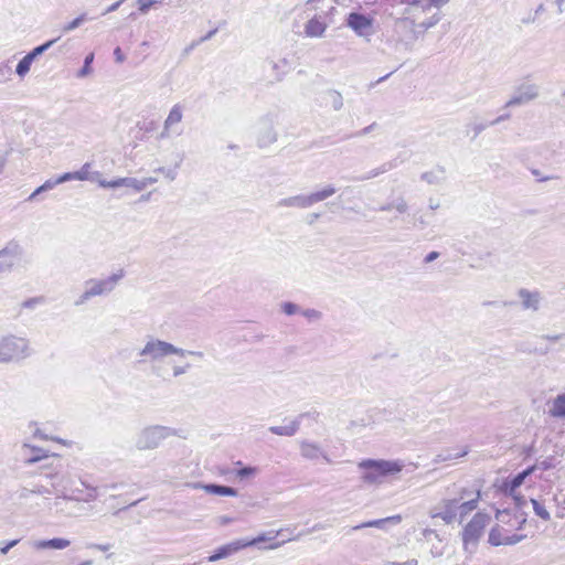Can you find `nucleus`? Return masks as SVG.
Listing matches in <instances>:
<instances>
[{"mask_svg":"<svg viewBox=\"0 0 565 565\" xmlns=\"http://www.w3.org/2000/svg\"><path fill=\"white\" fill-rule=\"evenodd\" d=\"M363 470L362 480L365 483H381L383 478L399 473L404 468L402 460L365 459L359 463Z\"/></svg>","mask_w":565,"mask_h":565,"instance_id":"nucleus-1","label":"nucleus"},{"mask_svg":"<svg viewBox=\"0 0 565 565\" xmlns=\"http://www.w3.org/2000/svg\"><path fill=\"white\" fill-rule=\"evenodd\" d=\"M54 478L56 479V481L52 483V488L57 492V497L55 498L51 509L55 508L56 514L68 518L78 516V513L66 512L65 509L62 507L63 501L92 502L96 500L98 497L97 488L87 484L85 481H82V484L87 489V493L85 494L84 498L81 499L76 495H70L67 494L68 479L65 476H55Z\"/></svg>","mask_w":565,"mask_h":565,"instance_id":"nucleus-2","label":"nucleus"},{"mask_svg":"<svg viewBox=\"0 0 565 565\" xmlns=\"http://www.w3.org/2000/svg\"><path fill=\"white\" fill-rule=\"evenodd\" d=\"M124 270L120 269L105 279L90 278L86 280L84 284L85 290L75 300L74 305L79 307L85 305L93 297L110 294L115 289L118 281L124 277Z\"/></svg>","mask_w":565,"mask_h":565,"instance_id":"nucleus-3","label":"nucleus"},{"mask_svg":"<svg viewBox=\"0 0 565 565\" xmlns=\"http://www.w3.org/2000/svg\"><path fill=\"white\" fill-rule=\"evenodd\" d=\"M31 355L29 340L14 334L0 339V364L24 360Z\"/></svg>","mask_w":565,"mask_h":565,"instance_id":"nucleus-4","label":"nucleus"},{"mask_svg":"<svg viewBox=\"0 0 565 565\" xmlns=\"http://www.w3.org/2000/svg\"><path fill=\"white\" fill-rule=\"evenodd\" d=\"M177 430L162 425H150L142 428L135 438V447L138 450L157 449L163 440L175 436Z\"/></svg>","mask_w":565,"mask_h":565,"instance_id":"nucleus-5","label":"nucleus"},{"mask_svg":"<svg viewBox=\"0 0 565 565\" xmlns=\"http://www.w3.org/2000/svg\"><path fill=\"white\" fill-rule=\"evenodd\" d=\"M183 349L170 342L150 337L138 352L139 363L158 362L171 354H183Z\"/></svg>","mask_w":565,"mask_h":565,"instance_id":"nucleus-6","label":"nucleus"},{"mask_svg":"<svg viewBox=\"0 0 565 565\" xmlns=\"http://www.w3.org/2000/svg\"><path fill=\"white\" fill-rule=\"evenodd\" d=\"M337 188L332 184H327L322 189L311 192L309 194H298L289 198L281 199L277 202L278 207H297L308 209L318 202H322L333 194Z\"/></svg>","mask_w":565,"mask_h":565,"instance_id":"nucleus-7","label":"nucleus"},{"mask_svg":"<svg viewBox=\"0 0 565 565\" xmlns=\"http://www.w3.org/2000/svg\"><path fill=\"white\" fill-rule=\"evenodd\" d=\"M284 532L285 530H280L278 532H276L275 534L273 532H269L267 534L263 533L260 535H258L257 537L250 540V541H236V542H232L230 544H226V545H223L221 547H218L214 554L210 555L207 557L209 562H216V561H220L222 558H225L230 555H232L233 553L239 551L241 548H244V547H247V546H254V545H257L262 542H266V541H270V540H274L276 539L277 536H284ZM286 532H289L288 529H286Z\"/></svg>","mask_w":565,"mask_h":565,"instance_id":"nucleus-8","label":"nucleus"},{"mask_svg":"<svg viewBox=\"0 0 565 565\" xmlns=\"http://www.w3.org/2000/svg\"><path fill=\"white\" fill-rule=\"evenodd\" d=\"M489 522V514L478 512L463 527L462 543L466 551H472L477 547V544L483 534L484 527L488 525Z\"/></svg>","mask_w":565,"mask_h":565,"instance_id":"nucleus-9","label":"nucleus"},{"mask_svg":"<svg viewBox=\"0 0 565 565\" xmlns=\"http://www.w3.org/2000/svg\"><path fill=\"white\" fill-rule=\"evenodd\" d=\"M24 248L15 239L9 241L0 249V274L11 271L22 260Z\"/></svg>","mask_w":565,"mask_h":565,"instance_id":"nucleus-10","label":"nucleus"},{"mask_svg":"<svg viewBox=\"0 0 565 565\" xmlns=\"http://www.w3.org/2000/svg\"><path fill=\"white\" fill-rule=\"evenodd\" d=\"M540 95V87L529 79L520 83L515 88L512 97L505 103L504 107H514L527 104L536 99Z\"/></svg>","mask_w":565,"mask_h":565,"instance_id":"nucleus-11","label":"nucleus"},{"mask_svg":"<svg viewBox=\"0 0 565 565\" xmlns=\"http://www.w3.org/2000/svg\"><path fill=\"white\" fill-rule=\"evenodd\" d=\"M390 32L395 35L409 51L413 50L414 43L417 40V32L413 20L407 18L397 19Z\"/></svg>","mask_w":565,"mask_h":565,"instance_id":"nucleus-12","label":"nucleus"},{"mask_svg":"<svg viewBox=\"0 0 565 565\" xmlns=\"http://www.w3.org/2000/svg\"><path fill=\"white\" fill-rule=\"evenodd\" d=\"M458 500L452 498H444L435 508L429 512L434 519H441L446 524H451L457 519Z\"/></svg>","mask_w":565,"mask_h":565,"instance_id":"nucleus-13","label":"nucleus"},{"mask_svg":"<svg viewBox=\"0 0 565 565\" xmlns=\"http://www.w3.org/2000/svg\"><path fill=\"white\" fill-rule=\"evenodd\" d=\"M347 25L359 36L369 38L373 34V18L369 15L351 12L347 17Z\"/></svg>","mask_w":565,"mask_h":565,"instance_id":"nucleus-14","label":"nucleus"},{"mask_svg":"<svg viewBox=\"0 0 565 565\" xmlns=\"http://www.w3.org/2000/svg\"><path fill=\"white\" fill-rule=\"evenodd\" d=\"M392 6L404 4L406 6L404 13L412 14L415 12L425 13L431 8L439 9L444 4L448 3L449 0H388Z\"/></svg>","mask_w":565,"mask_h":565,"instance_id":"nucleus-15","label":"nucleus"},{"mask_svg":"<svg viewBox=\"0 0 565 565\" xmlns=\"http://www.w3.org/2000/svg\"><path fill=\"white\" fill-rule=\"evenodd\" d=\"M523 534H510V531L502 525H495L489 533L488 542L493 546L500 545H515L523 541Z\"/></svg>","mask_w":565,"mask_h":565,"instance_id":"nucleus-16","label":"nucleus"},{"mask_svg":"<svg viewBox=\"0 0 565 565\" xmlns=\"http://www.w3.org/2000/svg\"><path fill=\"white\" fill-rule=\"evenodd\" d=\"M183 107L180 104H175L169 111L168 117L163 124V130L160 134L161 139L169 138L172 134L177 136L181 135V130H177L175 126L182 121Z\"/></svg>","mask_w":565,"mask_h":565,"instance_id":"nucleus-17","label":"nucleus"},{"mask_svg":"<svg viewBox=\"0 0 565 565\" xmlns=\"http://www.w3.org/2000/svg\"><path fill=\"white\" fill-rule=\"evenodd\" d=\"M300 455L308 460H317L322 458L326 462L331 463V459L318 443L307 439L299 441Z\"/></svg>","mask_w":565,"mask_h":565,"instance_id":"nucleus-18","label":"nucleus"},{"mask_svg":"<svg viewBox=\"0 0 565 565\" xmlns=\"http://www.w3.org/2000/svg\"><path fill=\"white\" fill-rule=\"evenodd\" d=\"M312 415L315 418L319 416L318 413H312ZM309 416H311V413H302L286 426H270L269 431L278 436L291 437L299 430L302 419Z\"/></svg>","mask_w":565,"mask_h":565,"instance_id":"nucleus-19","label":"nucleus"},{"mask_svg":"<svg viewBox=\"0 0 565 565\" xmlns=\"http://www.w3.org/2000/svg\"><path fill=\"white\" fill-rule=\"evenodd\" d=\"M189 487H191L192 489H203L205 492L210 493V494H215V495H226V497H237L238 495V491L233 488V487H228V486H223V484H216V483H201V482H194V483H189L188 484Z\"/></svg>","mask_w":565,"mask_h":565,"instance_id":"nucleus-20","label":"nucleus"},{"mask_svg":"<svg viewBox=\"0 0 565 565\" xmlns=\"http://www.w3.org/2000/svg\"><path fill=\"white\" fill-rule=\"evenodd\" d=\"M30 545L38 551L41 550H64L71 545V541L63 537H54L50 540H35Z\"/></svg>","mask_w":565,"mask_h":565,"instance_id":"nucleus-21","label":"nucleus"},{"mask_svg":"<svg viewBox=\"0 0 565 565\" xmlns=\"http://www.w3.org/2000/svg\"><path fill=\"white\" fill-rule=\"evenodd\" d=\"M469 452L468 446H463L460 448H447L443 449L439 454L435 456L433 459L434 463H441L445 461L455 460L461 457H465Z\"/></svg>","mask_w":565,"mask_h":565,"instance_id":"nucleus-22","label":"nucleus"},{"mask_svg":"<svg viewBox=\"0 0 565 565\" xmlns=\"http://www.w3.org/2000/svg\"><path fill=\"white\" fill-rule=\"evenodd\" d=\"M519 297L524 309L537 311L541 302V294L539 291H530L527 289H520Z\"/></svg>","mask_w":565,"mask_h":565,"instance_id":"nucleus-23","label":"nucleus"},{"mask_svg":"<svg viewBox=\"0 0 565 565\" xmlns=\"http://www.w3.org/2000/svg\"><path fill=\"white\" fill-rule=\"evenodd\" d=\"M384 52L390 55H397L411 52L399 40L393 35L391 32H387L384 35Z\"/></svg>","mask_w":565,"mask_h":565,"instance_id":"nucleus-24","label":"nucleus"},{"mask_svg":"<svg viewBox=\"0 0 565 565\" xmlns=\"http://www.w3.org/2000/svg\"><path fill=\"white\" fill-rule=\"evenodd\" d=\"M402 520H403L402 515L396 514V515L387 516V518H384V519L372 520V521H367V522L361 523L359 525L353 526L352 530L353 531H358V530H361V529H364V527L385 529L386 524L397 525V524H399L402 522Z\"/></svg>","mask_w":565,"mask_h":565,"instance_id":"nucleus-25","label":"nucleus"},{"mask_svg":"<svg viewBox=\"0 0 565 565\" xmlns=\"http://www.w3.org/2000/svg\"><path fill=\"white\" fill-rule=\"evenodd\" d=\"M263 127L259 131L258 143L260 147H266L274 143L277 140V134L268 119H264L262 122Z\"/></svg>","mask_w":565,"mask_h":565,"instance_id":"nucleus-26","label":"nucleus"},{"mask_svg":"<svg viewBox=\"0 0 565 565\" xmlns=\"http://www.w3.org/2000/svg\"><path fill=\"white\" fill-rule=\"evenodd\" d=\"M536 469V466L533 465L531 467H527L525 470L519 472L518 475H515L510 481H507L505 482V491L509 492L510 494H513L516 492L518 488H520L524 480L530 476L532 475Z\"/></svg>","mask_w":565,"mask_h":565,"instance_id":"nucleus-27","label":"nucleus"},{"mask_svg":"<svg viewBox=\"0 0 565 565\" xmlns=\"http://www.w3.org/2000/svg\"><path fill=\"white\" fill-rule=\"evenodd\" d=\"M420 179L431 185L441 184L446 181V170L443 167H436L430 171L424 172Z\"/></svg>","mask_w":565,"mask_h":565,"instance_id":"nucleus-28","label":"nucleus"},{"mask_svg":"<svg viewBox=\"0 0 565 565\" xmlns=\"http://www.w3.org/2000/svg\"><path fill=\"white\" fill-rule=\"evenodd\" d=\"M548 415L554 418H565V393L558 394L550 402Z\"/></svg>","mask_w":565,"mask_h":565,"instance_id":"nucleus-29","label":"nucleus"},{"mask_svg":"<svg viewBox=\"0 0 565 565\" xmlns=\"http://www.w3.org/2000/svg\"><path fill=\"white\" fill-rule=\"evenodd\" d=\"M64 182H67L66 179H64V174L55 178V179H49L46 180L41 186L36 188L31 195L28 198V201H34L36 198L44 192L53 190L56 185L62 184Z\"/></svg>","mask_w":565,"mask_h":565,"instance_id":"nucleus-30","label":"nucleus"},{"mask_svg":"<svg viewBox=\"0 0 565 565\" xmlns=\"http://www.w3.org/2000/svg\"><path fill=\"white\" fill-rule=\"evenodd\" d=\"M326 29L327 24L322 22L319 18L315 17L307 22L305 32L307 36L320 38L323 35Z\"/></svg>","mask_w":565,"mask_h":565,"instance_id":"nucleus-31","label":"nucleus"},{"mask_svg":"<svg viewBox=\"0 0 565 565\" xmlns=\"http://www.w3.org/2000/svg\"><path fill=\"white\" fill-rule=\"evenodd\" d=\"M480 499V494L473 495V498H469L468 500L461 502L457 507V514H459V522L461 523L466 515L477 509L478 501Z\"/></svg>","mask_w":565,"mask_h":565,"instance_id":"nucleus-32","label":"nucleus"},{"mask_svg":"<svg viewBox=\"0 0 565 565\" xmlns=\"http://www.w3.org/2000/svg\"><path fill=\"white\" fill-rule=\"evenodd\" d=\"M454 497H451L454 500H458V504L468 500L469 498H473L476 494H480V491L478 489H471L467 487H456L454 486Z\"/></svg>","mask_w":565,"mask_h":565,"instance_id":"nucleus-33","label":"nucleus"},{"mask_svg":"<svg viewBox=\"0 0 565 565\" xmlns=\"http://www.w3.org/2000/svg\"><path fill=\"white\" fill-rule=\"evenodd\" d=\"M392 168H393V164L390 163V162H386V163H383L379 168L372 169L366 174L360 175V177H353L351 180H353V181H365V180L374 179V178L379 177L380 174L390 171Z\"/></svg>","mask_w":565,"mask_h":565,"instance_id":"nucleus-34","label":"nucleus"},{"mask_svg":"<svg viewBox=\"0 0 565 565\" xmlns=\"http://www.w3.org/2000/svg\"><path fill=\"white\" fill-rule=\"evenodd\" d=\"M89 169H90V163L87 162V163H85L81 168L79 171L64 173V179H66L67 181H72V180H81V181L90 180Z\"/></svg>","mask_w":565,"mask_h":565,"instance_id":"nucleus-35","label":"nucleus"},{"mask_svg":"<svg viewBox=\"0 0 565 565\" xmlns=\"http://www.w3.org/2000/svg\"><path fill=\"white\" fill-rule=\"evenodd\" d=\"M269 64L271 66L273 72L275 73V79L277 82H280L284 78V76H285V74L287 72V65H288L287 60L286 58H281V60H279L277 62L276 61H270Z\"/></svg>","mask_w":565,"mask_h":565,"instance_id":"nucleus-36","label":"nucleus"},{"mask_svg":"<svg viewBox=\"0 0 565 565\" xmlns=\"http://www.w3.org/2000/svg\"><path fill=\"white\" fill-rule=\"evenodd\" d=\"M327 96L334 110H340L343 107V97L338 90L329 89Z\"/></svg>","mask_w":565,"mask_h":565,"instance_id":"nucleus-37","label":"nucleus"},{"mask_svg":"<svg viewBox=\"0 0 565 565\" xmlns=\"http://www.w3.org/2000/svg\"><path fill=\"white\" fill-rule=\"evenodd\" d=\"M531 503L533 505V510L537 516H540L544 521H548L551 519L550 512L546 510V508L540 503L535 499H531Z\"/></svg>","mask_w":565,"mask_h":565,"instance_id":"nucleus-38","label":"nucleus"},{"mask_svg":"<svg viewBox=\"0 0 565 565\" xmlns=\"http://www.w3.org/2000/svg\"><path fill=\"white\" fill-rule=\"evenodd\" d=\"M32 61L25 55L17 65L15 67V73L20 76V77H24L29 72H30V68H31V65H32Z\"/></svg>","mask_w":565,"mask_h":565,"instance_id":"nucleus-39","label":"nucleus"},{"mask_svg":"<svg viewBox=\"0 0 565 565\" xmlns=\"http://www.w3.org/2000/svg\"><path fill=\"white\" fill-rule=\"evenodd\" d=\"M87 20V15L85 13L81 14L73 21L68 22L67 24L63 25L62 31L64 33H68L75 29H77L83 22Z\"/></svg>","mask_w":565,"mask_h":565,"instance_id":"nucleus-40","label":"nucleus"},{"mask_svg":"<svg viewBox=\"0 0 565 565\" xmlns=\"http://www.w3.org/2000/svg\"><path fill=\"white\" fill-rule=\"evenodd\" d=\"M258 472V468L257 467H243L238 470H236V477H238L239 479H246V478H249V477H253L255 476L256 473Z\"/></svg>","mask_w":565,"mask_h":565,"instance_id":"nucleus-41","label":"nucleus"},{"mask_svg":"<svg viewBox=\"0 0 565 565\" xmlns=\"http://www.w3.org/2000/svg\"><path fill=\"white\" fill-rule=\"evenodd\" d=\"M122 183H125V186L132 188L136 191L145 190V182L141 181V179L125 178V181H122Z\"/></svg>","mask_w":565,"mask_h":565,"instance_id":"nucleus-42","label":"nucleus"},{"mask_svg":"<svg viewBox=\"0 0 565 565\" xmlns=\"http://www.w3.org/2000/svg\"><path fill=\"white\" fill-rule=\"evenodd\" d=\"M93 61H94L93 53H89L88 55H86V57L84 60V65L78 71V74H77L78 77H85L86 75H88L92 72L90 64L93 63Z\"/></svg>","mask_w":565,"mask_h":565,"instance_id":"nucleus-43","label":"nucleus"},{"mask_svg":"<svg viewBox=\"0 0 565 565\" xmlns=\"http://www.w3.org/2000/svg\"><path fill=\"white\" fill-rule=\"evenodd\" d=\"M281 310L287 316H292L295 313H299L300 312L299 306L294 303V302H290V301L282 302L281 303Z\"/></svg>","mask_w":565,"mask_h":565,"instance_id":"nucleus-44","label":"nucleus"},{"mask_svg":"<svg viewBox=\"0 0 565 565\" xmlns=\"http://www.w3.org/2000/svg\"><path fill=\"white\" fill-rule=\"evenodd\" d=\"M422 536L426 542H433L434 540L441 542L439 534L433 529H424Z\"/></svg>","mask_w":565,"mask_h":565,"instance_id":"nucleus-45","label":"nucleus"},{"mask_svg":"<svg viewBox=\"0 0 565 565\" xmlns=\"http://www.w3.org/2000/svg\"><path fill=\"white\" fill-rule=\"evenodd\" d=\"M440 21V17L438 14H434L429 19L420 22L418 24L419 28H422L424 31L435 26Z\"/></svg>","mask_w":565,"mask_h":565,"instance_id":"nucleus-46","label":"nucleus"},{"mask_svg":"<svg viewBox=\"0 0 565 565\" xmlns=\"http://www.w3.org/2000/svg\"><path fill=\"white\" fill-rule=\"evenodd\" d=\"M122 181H125V178H118L111 181L99 180L98 182L99 185L103 188H119L125 186V183H122Z\"/></svg>","mask_w":565,"mask_h":565,"instance_id":"nucleus-47","label":"nucleus"},{"mask_svg":"<svg viewBox=\"0 0 565 565\" xmlns=\"http://www.w3.org/2000/svg\"><path fill=\"white\" fill-rule=\"evenodd\" d=\"M531 173L536 178L539 182H546L559 179L558 175H543L539 169H531Z\"/></svg>","mask_w":565,"mask_h":565,"instance_id":"nucleus-48","label":"nucleus"},{"mask_svg":"<svg viewBox=\"0 0 565 565\" xmlns=\"http://www.w3.org/2000/svg\"><path fill=\"white\" fill-rule=\"evenodd\" d=\"M58 40L57 39H53V40H50V41H46L45 43L36 46L33 49L34 53L40 56L42 55L45 51H47L56 41Z\"/></svg>","mask_w":565,"mask_h":565,"instance_id":"nucleus-49","label":"nucleus"},{"mask_svg":"<svg viewBox=\"0 0 565 565\" xmlns=\"http://www.w3.org/2000/svg\"><path fill=\"white\" fill-rule=\"evenodd\" d=\"M300 313L309 320H319L322 316L321 312L316 309L300 310Z\"/></svg>","mask_w":565,"mask_h":565,"instance_id":"nucleus-50","label":"nucleus"},{"mask_svg":"<svg viewBox=\"0 0 565 565\" xmlns=\"http://www.w3.org/2000/svg\"><path fill=\"white\" fill-rule=\"evenodd\" d=\"M139 6V11L142 13H147L149 9L156 4V0H137Z\"/></svg>","mask_w":565,"mask_h":565,"instance_id":"nucleus-51","label":"nucleus"},{"mask_svg":"<svg viewBox=\"0 0 565 565\" xmlns=\"http://www.w3.org/2000/svg\"><path fill=\"white\" fill-rule=\"evenodd\" d=\"M19 542H20V540H19V539H15V540H11V541L7 542L6 544L0 543V553H1L2 555L8 554V552H9L12 547H14L15 545H18V543H19Z\"/></svg>","mask_w":565,"mask_h":565,"instance_id":"nucleus-52","label":"nucleus"},{"mask_svg":"<svg viewBox=\"0 0 565 565\" xmlns=\"http://www.w3.org/2000/svg\"><path fill=\"white\" fill-rule=\"evenodd\" d=\"M154 172H160V173L164 174V177L167 179H169L170 181H173L177 178V172L173 169H166L163 167H160V168L156 169Z\"/></svg>","mask_w":565,"mask_h":565,"instance_id":"nucleus-53","label":"nucleus"},{"mask_svg":"<svg viewBox=\"0 0 565 565\" xmlns=\"http://www.w3.org/2000/svg\"><path fill=\"white\" fill-rule=\"evenodd\" d=\"M394 209L399 213H405L408 210V205L403 198H398L394 201Z\"/></svg>","mask_w":565,"mask_h":565,"instance_id":"nucleus-54","label":"nucleus"},{"mask_svg":"<svg viewBox=\"0 0 565 565\" xmlns=\"http://www.w3.org/2000/svg\"><path fill=\"white\" fill-rule=\"evenodd\" d=\"M216 32H217V29H213V30L209 31L204 36H202L198 41L193 42L191 44V46L189 47V50H192L195 45L212 39V36H214L216 34Z\"/></svg>","mask_w":565,"mask_h":565,"instance_id":"nucleus-55","label":"nucleus"},{"mask_svg":"<svg viewBox=\"0 0 565 565\" xmlns=\"http://www.w3.org/2000/svg\"><path fill=\"white\" fill-rule=\"evenodd\" d=\"M541 339L551 341V342H556V341L565 340V333L543 334V335H541Z\"/></svg>","mask_w":565,"mask_h":565,"instance_id":"nucleus-56","label":"nucleus"},{"mask_svg":"<svg viewBox=\"0 0 565 565\" xmlns=\"http://www.w3.org/2000/svg\"><path fill=\"white\" fill-rule=\"evenodd\" d=\"M32 488H26V487H23L19 490V499L20 500H23V501H26L30 499V497L33 494V491H31Z\"/></svg>","mask_w":565,"mask_h":565,"instance_id":"nucleus-57","label":"nucleus"},{"mask_svg":"<svg viewBox=\"0 0 565 565\" xmlns=\"http://www.w3.org/2000/svg\"><path fill=\"white\" fill-rule=\"evenodd\" d=\"M495 518L499 522L508 524L510 522L511 515L508 511H498Z\"/></svg>","mask_w":565,"mask_h":565,"instance_id":"nucleus-58","label":"nucleus"},{"mask_svg":"<svg viewBox=\"0 0 565 565\" xmlns=\"http://www.w3.org/2000/svg\"><path fill=\"white\" fill-rule=\"evenodd\" d=\"M33 494H50L51 490L44 486L41 484H34L32 490Z\"/></svg>","mask_w":565,"mask_h":565,"instance_id":"nucleus-59","label":"nucleus"},{"mask_svg":"<svg viewBox=\"0 0 565 565\" xmlns=\"http://www.w3.org/2000/svg\"><path fill=\"white\" fill-rule=\"evenodd\" d=\"M183 354H178L179 356L181 358H184V356H195V358H199V359H203L204 358V353L202 351H191V350H185L183 349Z\"/></svg>","mask_w":565,"mask_h":565,"instance_id":"nucleus-60","label":"nucleus"},{"mask_svg":"<svg viewBox=\"0 0 565 565\" xmlns=\"http://www.w3.org/2000/svg\"><path fill=\"white\" fill-rule=\"evenodd\" d=\"M41 301H42V299L38 298V297L30 298L22 302V307L31 309V308H34V306L40 303Z\"/></svg>","mask_w":565,"mask_h":565,"instance_id":"nucleus-61","label":"nucleus"},{"mask_svg":"<svg viewBox=\"0 0 565 565\" xmlns=\"http://www.w3.org/2000/svg\"><path fill=\"white\" fill-rule=\"evenodd\" d=\"M488 126H490L489 124H482V122H479V124H473L472 125V130H473V137L476 138L479 134H481Z\"/></svg>","mask_w":565,"mask_h":565,"instance_id":"nucleus-62","label":"nucleus"},{"mask_svg":"<svg viewBox=\"0 0 565 565\" xmlns=\"http://www.w3.org/2000/svg\"><path fill=\"white\" fill-rule=\"evenodd\" d=\"M515 501V504L518 508H522L523 505H525L526 503V500L523 495H521L520 493L515 492L513 494H511Z\"/></svg>","mask_w":565,"mask_h":565,"instance_id":"nucleus-63","label":"nucleus"},{"mask_svg":"<svg viewBox=\"0 0 565 565\" xmlns=\"http://www.w3.org/2000/svg\"><path fill=\"white\" fill-rule=\"evenodd\" d=\"M114 56L117 63H122L126 60V56L119 46L114 50Z\"/></svg>","mask_w":565,"mask_h":565,"instance_id":"nucleus-64","label":"nucleus"}]
</instances>
